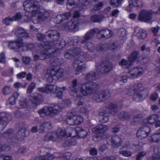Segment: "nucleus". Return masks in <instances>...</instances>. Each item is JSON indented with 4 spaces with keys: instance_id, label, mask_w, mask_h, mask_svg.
<instances>
[{
    "instance_id": "obj_1",
    "label": "nucleus",
    "mask_w": 160,
    "mask_h": 160,
    "mask_svg": "<svg viewBox=\"0 0 160 160\" xmlns=\"http://www.w3.org/2000/svg\"><path fill=\"white\" fill-rule=\"evenodd\" d=\"M97 72H91L87 74L85 77L87 83L82 84L78 82L77 79H73L69 88L72 95L75 97L81 98L95 93L99 86L96 83L91 81L96 79Z\"/></svg>"
},
{
    "instance_id": "obj_2",
    "label": "nucleus",
    "mask_w": 160,
    "mask_h": 160,
    "mask_svg": "<svg viewBox=\"0 0 160 160\" xmlns=\"http://www.w3.org/2000/svg\"><path fill=\"white\" fill-rule=\"evenodd\" d=\"M96 33L98 35H100L101 38L107 39L110 38L112 35V32L108 29H104L99 30L98 28H95L91 29L83 37L81 41V42L82 43H86L88 40L92 39Z\"/></svg>"
},
{
    "instance_id": "obj_3",
    "label": "nucleus",
    "mask_w": 160,
    "mask_h": 160,
    "mask_svg": "<svg viewBox=\"0 0 160 160\" xmlns=\"http://www.w3.org/2000/svg\"><path fill=\"white\" fill-rule=\"evenodd\" d=\"M119 108L118 105L115 103H111L99 112V119L103 123L108 122L109 120V114L116 115L118 113Z\"/></svg>"
},
{
    "instance_id": "obj_4",
    "label": "nucleus",
    "mask_w": 160,
    "mask_h": 160,
    "mask_svg": "<svg viewBox=\"0 0 160 160\" xmlns=\"http://www.w3.org/2000/svg\"><path fill=\"white\" fill-rule=\"evenodd\" d=\"M64 72V70L59 66H53L47 69L45 77L47 81L51 82L53 80L59 79L62 77Z\"/></svg>"
},
{
    "instance_id": "obj_5",
    "label": "nucleus",
    "mask_w": 160,
    "mask_h": 160,
    "mask_svg": "<svg viewBox=\"0 0 160 160\" xmlns=\"http://www.w3.org/2000/svg\"><path fill=\"white\" fill-rule=\"evenodd\" d=\"M46 35L50 39V41L42 42L38 45L39 47H46L48 48L55 42L58 41L60 36V33L56 30H48L46 32Z\"/></svg>"
},
{
    "instance_id": "obj_6",
    "label": "nucleus",
    "mask_w": 160,
    "mask_h": 160,
    "mask_svg": "<svg viewBox=\"0 0 160 160\" xmlns=\"http://www.w3.org/2000/svg\"><path fill=\"white\" fill-rule=\"evenodd\" d=\"M64 57L70 59L73 57L78 58L79 60L82 62L85 60L84 52L81 48H72L67 50L64 53Z\"/></svg>"
},
{
    "instance_id": "obj_7",
    "label": "nucleus",
    "mask_w": 160,
    "mask_h": 160,
    "mask_svg": "<svg viewBox=\"0 0 160 160\" xmlns=\"http://www.w3.org/2000/svg\"><path fill=\"white\" fill-rule=\"evenodd\" d=\"M61 109V107L58 105H56L53 107H44L39 110L38 112L42 117L43 118L47 115L52 116V113L56 114Z\"/></svg>"
},
{
    "instance_id": "obj_8",
    "label": "nucleus",
    "mask_w": 160,
    "mask_h": 160,
    "mask_svg": "<svg viewBox=\"0 0 160 160\" xmlns=\"http://www.w3.org/2000/svg\"><path fill=\"white\" fill-rule=\"evenodd\" d=\"M68 134L66 130L64 128L62 129L57 132H50L48 133L45 136L44 139L46 141L52 140L55 141L57 138L62 139L67 136Z\"/></svg>"
},
{
    "instance_id": "obj_9",
    "label": "nucleus",
    "mask_w": 160,
    "mask_h": 160,
    "mask_svg": "<svg viewBox=\"0 0 160 160\" xmlns=\"http://www.w3.org/2000/svg\"><path fill=\"white\" fill-rule=\"evenodd\" d=\"M111 96V93L107 89L101 90L94 94L93 99L97 102L104 101L108 99Z\"/></svg>"
},
{
    "instance_id": "obj_10",
    "label": "nucleus",
    "mask_w": 160,
    "mask_h": 160,
    "mask_svg": "<svg viewBox=\"0 0 160 160\" xmlns=\"http://www.w3.org/2000/svg\"><path fill=\"white\" fill-rule=\"evenodd\" d=\"M13 132V130L12 129H9L5 131L3 134V136L8 138L7 139V143L9 144H6L2 145L0 144V152L3 151H8L11 150V148L10 145L13 142V138L11 137L12 133Z\"/></svg>"
},
{
    "instance_id": "obj_11",
    "label": "nucleus",
    "mask_w": 160,
    "mask_h": 160,
    "mask_svg": "<svg viewBox=\"0 0 160 160\" xmlns=\"http://www.w3.org/2000/svg\"><path fill=\"white\" fill-rule=\"evenodd\" d=\"M23 5L25 10L29 13L37 12L40 8L39 4L36 3L30 0L24 1L23 3Z\"/></svg>"
},
{
    "instance_id": "obj_12",
    "label": "nucleus",
    "mask_w": 160,
    "mask_h": 160,
    "mask_svg": "<svg viewBox=\"0 0 160 160\" xmlns=\"http://www.w3.org/2000/svg\"><path fill=\"white\" fill-rule=\"evenodd\" d=\"M138 55V52L135 51L133 52L128 57V61L124 59H122L119 62V65L121 66L122 67L128 68L129 66L132 65V63L137 58Z\"/></svg>"
},
{
    "instance_id": "obj_13",
    "label": "nucleus",
    "mask_w": 160,
    "mask_h": 160,
    "mask_svg": "<svg viewBox=\"0 0 160 160\" xmlns=\"http://www.w3.org/2000/svg\"><path fill=\"white\" fill-rule=\"evenodd\" d=\"M112 65L111 63L107 61L102 62L100 65L96 67L97 72L103 74L107 73L112 69Z\"/></svg>"
},
{
    "instance_id": "obj_14",
    "label": "nucleus",
    "mask_w": 160,
    "mask_h": 160,
    "mask_svg": "<svg viewBox=\"0 0 160 160\" xmlns=\"http://www.w3.org/2000/svg\"><path fill=\"white\" fill-rule=\"evenodd\" d=\"M39 48L43 49V50H45V51L39 55L35 54L34 56L33 59L35 61H37L38 59L43 60L47 59L51 56L52 53H54L53 52H51L52 50L51 49L47 48L46 47Z\"/></svg>"
},
{
    "instance_id": "obj_15",
    "label": "nucleus",
    "mask_w": 160,
    "mask_h": 160,
    "mask_svg": "<svg viewBox=\"0 0 160 160\" xmlns=\"http://www.w3.org/2000/svg\"><path fill=\"white\" fill-rule=\"evenodd\" d=\"M152 17L151 12L142 10L139 12L138 19L140 21L148 22L152 19Z\"/></svg>"
},
{
    "instance_id": "obj_16",
    "label": "nucleus",
    "mask_w": 160,
    "mask_h": 160,
    "mask_svg": "<svg viewBox=\"0 0 160 160\" xmlns=\"http://www.w3.org/2000/svg\"><path fill=\"white\" fill-rule=\"evenodd\" d=\"M11 118V116L8 113L5 112H0V128L1 130L5 128Z\"/></svg>"
},
{
    "instance_id": "obj_17",
    "label": "nucleus",
    "mask_w": 160,
    "mask_h": 160,
    "mask_svg": "<svg viewBox=\"0 0 160 160\" xmlns=\"http://www.w3.org/2000/svg\"><path fill=\"white\" fill-rule=\"evenodd\" d=\"M150 128L145 126L139 129L137 132V136L139 139H142L146 138L150 134Z\"/></svg>"
},
{
    "instance_id": "obj_18",
    "label": "nucleus",
    "mask_w": 160,
    "mask_h": 160,
    "mask_svg": "<svg viewBox=\"0 0 160 160\" xmlns=\"http://www.w3.org/2000/svg\"><path fill=\"white\" fill-rule=\"evenodd\" d=\"M49 12L47 10H42L39 12L37 17L33 18V22L35 23H39L47 19L49 16Z\"/></svg>"
},
{
    "instance_id": "obj_19",
    "label": "nucleus",
    "mask_w": 160,
    "mask_h": 160,
    "mask_svg": "<svg viewBox=\"0 0 160 160\" xmlns=\"http://www.w3.org/2000/svg\"><path fill=\"white\" fill-rule=\"evenodd\" d=\"M23 41V39L18 38L14 41H10L8 46L10 49L16 51L24 45Z\"/></svg>"
},
{
    "instance_id": "obj_20",
    "label": "nucleus",
    "mask_w": 160,
    "mask_h": 160,
    "mask_svg": "<svg viewBox=\"0 0 160 160\" xmlns=\"http://www.w3.org/2000/svg\"><path fill=\"white\" fill-rule=\"evenodd\" d=\"M15 35L16 36L21 38H29L30 36L27 32L26 30L21 27H17L14 30Z\"/></svg>"
},
{
    "instance_id": "obj_21",
    "label": "nucleus",
    "mask_w": 160,
    "mask_h": 160,
    "mask_svg": "<svg viewBox=\"0 0 160 160\" xmlns=\"http://www.w3.org/2000/svg\"><path fill=\"white\" fill-rule=\"evenodd\" d=\"M63 27L67 31H75L78 28V22L76 21L69 22L66 23Z\"/></svg>"
},
{
    "instance_id": "obj_22",
    "label": "nucleus",
    "mask_w": 160,
    "mask_h": 160,
    "mask_svg": "<svg viewBox=\"0 0 160 160\" xmlns=\"http://www.w3.org/2000/svg\"><path fill=\"white\" fill-rule=\"evenodd\" d=\"M142 68L140 67L132 68L129 71V73L130 74V78L133 79L141 76L142 72Z\"/></svg>"
},
{
    "instance_id": "obj_23",
    "label": "nucleus",
    "mask_w": 160,
    "mask_h": 160,
    "mask_svg": "<svg viewBox=\"0 0 160 160\" xmlns=\"http://www.w3.org/2000/svg\"><path fill=\"white\" fill-rule=\"evenodd\" d=\"M142 89L143 87L141 84L138 83L135 84L133 89L135 93L134 96H137L138 99L142 98L144 92V91H142Z\"/></svg>"
},
{
    "instance_id": "obj_24",
    "label": "nucleus",
    "mask_w": 160,
    "mask_h": 160,
    "mask_svg": "<svg viewBox=\"0 0 160 160\" xmlns=\"http://www.w3.org/2000/svg\"><path fill=\"white\" fill-rule=\"evenodd\" d=\"M66 43L64 40H61L59 41L55 42L48 49H51V52L54 53L56 50L60 49L65 47Z\"/></svg>"
},
{
    "instance_id": "obj_25",
    "label": "nucleus",
    "mask_w": 160,
    "mask_h": 160,
    "mask_svg": "<svg viewBox=\"0 0 160 160\" xmlns=\"http://www.w3.org/2000/svg\"><path fill=\"white\" fill-rule=\"evenodd\" d=\"M112 145L114 148H117L120 146L122 144L121 138L118 136H114L110 140Z\"/></svg>"
},
{
    "instance_id": "obj_26",
    "label": "nucleus",
    "mask_w": 160,
    "mask_h": 160,
    "mask_svg": "<svg viewBox=\"0 0 160 160\" xmlns=\"http://www.w3.org/2000/svg\"><path fill=\"white\" fill-rule=\"evenodd\" d=\"M41 98V95L38 93H32L29 97V99L32 101L35 107L39 104Z\"/></svg>"
},
{
    "instance_id": "obj_27",
    "label": "nucleus",
    "mask_w": 160,
    "mask_h": 160,
    "mask_svg": "<svg viewBox=\"0 0 160 160\" xmlns=\"http://www.w3.org/2000/svg\"><path fill=\"white\" fill-rule=\"evenodd\" d=\"M54 85L53 84H46L45 87L40 88H38V91L42 92H45L48 94L52 92L53 90Z\"/></svg>"
},
{
    "instance_id": "obj_28",
    "label": "nucleus",
    "mask_w": 160,
    "mask_h": 160,
    "mask_svg": "<svg viewBox=\"0 0 160 160\" xmlns=\"http://www.w3.org/2000/svg\"><path fill=\"white\" fill-rule=\"evenodd\" d=\"M131 115L128 112L122 111L118 115V118L122 120H128L131 119Z\"/></svg>"
},
{
    "instance_id": "obj_29",
    "label": "nucleus",
    "mask_w": 160,
    "mask_h": 160,
    "mask_svg": "<svg viewBox=\"0 0 160 160\" xmlns=\"http://www.w3.org/2000/svg\"><path fill=\"white\" fill-rule=\"evenodd\" d=\"M108 129V127L105 125L100 124L96 128H93L92 131L96 134H100L104 133Z\"/></svg>"
},
{
    "instance_id": "obj_30",
    "label": "nucleus",
    "mask_w": 160,
    "mask_h": 160,
    "mask_svg": "<svg viewBox=\"0 0 160 160\" xmlns=\"http://www.w3.org/2000/svg\"><path fill=\"white\" fill-rule=\"evenodd\" d=\"M158 115L157 114H152L148 118L145 119L144 122L145 124H153L158 119Z\"/></svg>"
},
{
    "instance_id": "obj_31",
    "label": "nucleus",
    "mask_w": 160,
    "mask_h": 160,
    "mask_svg": "<svg viewBox=\"0 0 160 160\" xmlns=\"http://www.w3.org/2000/svg\"><path fill=\"white\" fill-rule=\"evenodd\" d=\"M75 114L71 112L69 113L65 121L67 123L70 125H75Z\"/></svg>"
},
{
    "instance_id": "obj_32",
    "label": "nucleus",
    "mask_w": 160,
    "mask_h": 160,
    "mask_svg": "<svg viewBox=\"0 0 160 160\" xmlns=\"http://www.w3.org/2000/svg\"><path fill=\"white\" fill-rule=\"evenodd\" d=\"M28 132V131L24 129H20L16 135L17 138L16 139L21 140L23 139L26 136V133Z\"/></svg>"
},
{
    "instance_id": "obj_33",
    "label": "nucleus",
    "mask_w": 160,
    "mask_h": 160,
    "mask_svg": "<svg viewBox=\"0 0 160 160\" xmlns=\"http://www.w3.org/2000/svg\"><path fill=\"white\" fill-rule=\"evenodd\" d=\"M62 59L55 57H52L50 59V63L53 66H59L62 63Z\"/></svg>"
},
{
    "instance_id": "obj_34",
    "label": "nucleus",
    "mask_w": 160,
    "mask_h": 160,
    "mask_svg": "<svg viewBox=\"0 0 160 160\" xmlns=\"http://www.w3.org/2000/svg\"><path fill=\"white\" fill-rule=\"evenodd\" d=\"M83 4L82 3L81 5ZM81 4L80 0H68L67 7L69 8V6H73V7H77Z\"/></svg>"
},
{
    "instance_id": "obj_35",
    "label": "nucleus",
    "mask_w": 160,
    "mask_h": 160,
    "mask_svg": "<svg viewBox=\"0 0 160 160\" xmlns=\"http://www.w3.org/2000/svg\"><path fill=\"white\" fill-rule=\"evenodd\" d=\"M80 128L78 127L75 129L74 127H68L66 129L67 132L69 134V136L70 137H73L75 135L72 136V134L75 133L77 134V132L78 130H79Z\"/></svg>"
},
{
    "instance_id": "obj_36",
    "label": "nucleus",
    "mask_w": 160,
    "mask_h": 160,
    "mask_svg": "<svg viewBox=\"0 0 160 160\" xmlns=\"http://www.w3.org/2000/svg\"><path fill=\"white\" fill-rule=\"evenodd\" d=\"M66 87H63L61 88L59 87H57L56 88V93L57 97L59 98H61L62 96L63 91L66 90Z\"/></svg>"
},
{
    "instance_id": "obj_37",
    "label": "nucleus",
    "mask_w": 160,
    "mask_h": 160,
    "mask_svg": "<svg viewBox=\"0 0 160 160\" xmlns=\"http://www.w3.org/2000/svg\"><path fill=\"white\" fill-rule=\"evenodd\" d=\"M90 132H88L85 130L81 128L78 130L77 132V134L80 138H83L85 137L87 135L89 134Z\"/></svg>"
},
{
    "instance_id": "obj_38",
    "label": "nucleus",
    "mask_w": 160,
    "mask_h": 160,
    "mask_svg": "<svg viewBox=\"0 0 160 160\" xmlns=\"http://www.w3.org/2000/svg\"><path fill=\"white\" fill-rule=\"evenodd\" d=\"M51 125V123L49 122H45L42 124L40 126L39 130V132L41 133L43 132L46 128H49V127Z\"/></svg>"
},
{
    "instance_id": "obj_39",
    "label": "nucleus",
    "mask_w": 160,
    "mask_h": 160,
    "mask_svg": "<svg viewBox=\"0 0 160 160\" xmlns=\"http://www.w3.org/2000/svg\"><path fill=\"white\" fill-rule=\"evenodd\" d=\"M118 34L120 37L122 38V39H126L127 36L126 31L124 28H121L118 29Z\"/></svg>"
},
{
    "instance_id": "obj_40",
    "label": "nucleus",
    "mask_w": 160,
    "mask_h": 160,
    "mask_svg": "<svg viewBox=\"0 0 160 160\" xmlns=\"http://www.w3.org/2000/svg\"><path fill=\"white\" fill-rule=\"evenodd\" d=\"M109 46V44L105 43L104 44L99 45L97 46V49L98 50L100 51H104L106 50L108 48Z\"/></svg>"
},
{
    "instance_id": "obj_41",
    "label": "nucleus",
    "mask_w": 160,
    "mask_h": 160,
    "mask_svg": "<svg viewBox=\"0 0 160 160\" xmlns=\"http://www.w3.org/2000/svg\"><path fill=\"white\" fill-rule=\"evenodd\" d=\"M123 0H111V5L114 8L118 7L121 5Z\"/></svg>"
},
{
    "instance_id": "obj_42",
    "label": "nucleus",
    "mask_w": 160,
    "mask_h": 160,
    "mask_svg": "<svg viewBox=\"0 0 160 160\" xmlns=\"http://www.w3.org/2000/svg\"><path fill=\"white\" fill-rule=\"evenodd\" d=\"M75 144L76 142L74 140L72 139H67L65 141L63 145L65 147H69L74 145Z\"/></svg>"
},
{
    "instance_id": "obj_43",
    "label": "nucleus",
    "mask_w": 160,
    "mask_h": 160,
    "mask_svg": "<svg viewBox=\"0 0 160 160\" xmlns=\"http://www.w3.org/2000/svg\"><path fill=\"white\" fill-rule=\"evenodd\" d=\"M90 19L93 22H100L102 21V18L100 15L95 14L92 16Z\"/></svg>"
},
{
    "instance_id": "obj_44",
    "label": "nucleus",
    "mask_w": 160,
    "mask_h": 160,
    "mask_svg": "<svg viewBox=\"0 0 160 160\" xmlns=\"http://www.w3.org/2000/svg\"><path fill=\"white\" fill-rule=\"evenodd\" d=\"M137 36L139 38L142 39H144L147 36L146 32L143 29H139L137 34Z\"/></svg>"
},
{
    "instance_id": "obj_45",
    "label": "nucleus",
    "mask_w": 160,
    "mask_h": 160,
    "mask_svg": "<svg viewBox=\"0 0 160 160\" xmlns=\"http://www.w3.org/2000/svg\"><path fill=\"white\" fill-rule=\"evenodd\" d=\"M86 67L83 65L78 66L75 70V74L76 75H78L81 73L82 71H85Z\"/></svg>"
},
{
    "instance_id": "obj_46",
    "label": "nucleus",
    "mask_w": 160,
    "mask_h": 160,
    "mask_svg": "<svg viewBox=\"0 0 160 160\" xmlns=\"http://www.w3.org/2000/svg\"><path fill=\"white\" fill-rule=\"evenodd\" d=\"M36 84L35 83L32 82L28 87L27 92L28 94L31 93L32 92L33 89L35 88Z\"/></svg>"
},
{
    "instance_id": "obj_47",
    "label": "nucleus",
    "mask_w": 160,
    "mask_h": 160,
    "mask_svg": "<svg viewBox=\"0 0 160 160\" xmlns=\"http://www.w3.org/2000/svg\"><path fill=\"white\" fill-rule=\"evenodd\" d=\"M140 115L138 114L136 115L133 117V120L131 122V124L132 125H137L139 121Z\"/></svg>"
},
{
    "instance_id": "obj_48",
    "label": "nucleus",
    "mask_w": 160,
    "mask_h": 160,
    "mask_svg": "<svg viewBox=\"0 0 160 160\" xmlns=\"http://www.w3.org/2000/svg\"><path fill=\"white\" fill-rule=\"evenodd\" d=\"M12 21H13L11 17H8L3 19L2 22L3 24L7 26L10 25V22Z\"/></svg>"
},
{
    "instance_id": "obj_49",
    "label": "nucleus",
    "mask_w": 160,
    "mask_h": 160,
    "mask_svg": "<svg viewBox=\"0 0 160 160\" xmlns=\"http://www.w3.org/2000/svg\"><path fill=\"white\" fill-rule=\"evenodd\" d=\"M2 91L3 94L7 95L11 92L12 89L9 86H6L3 88Z\"/></svg>"
},
{
    "instance_id": "obj_50",
    "label": "nucleus",
    "mask_w": 160,
    "mask_h": 160,
    "mask_svg": "<svg viewBox=\"0 0 160 160\" xmlns=\"http://www.w3.org/2000/svg\"><path fill=\"white\" fill-rule=\"evenodd\" d=\"M139 0H130L129 1V3L128 6L127 7V9L132 8V6L138 7V2Z\"/></svg>"
},
{
    "instance_id": "obj_51",
    "label": "nucleus",
    "mask_w": 160,
    "mask_h": 160,
    "mask_svg": "<svg viewBox=\"0 0 160 160\" xmlns=\"http://www.w3.org/2000/svg\"><path fill=\"white\" fill-rule=\"evenodd\" d=\"M120 154L122 155L123 156L127 157H130L132 155L131 152L127 150H124L119 152Z\"/></svg>"
},
{
    "instance_id": "obj_52",
    "label": "nucleus",
    "mask_w": 160,
    "mask_h": 160,
    "mask_svg": "<svg viewBox=\"0 0 160 160\" xmlns=\"http://www.w3.org/2000/svg\"><path fill=\"white\" fill-rule=\"evenodd\" d=\"M75 125L80 124L83 121V119L81 116L77 115L75 114Z\"/></svg>"
},
{
    "instance_id": "obj_53",
    "label": "nucleus",
    "mask_w": 160,
    "mask_h": 160,
    "mask_svg": "<svg viewBox=\"0 0 160 160\" xmlns=\"http://www.w3.org/2000/svg\"><path fill=\"white\" fill-rule=\"evenodd\" d=\"M146 154L147 152L145 151L140 152L137 155L136 160H141L142 158L146 155Z\"/></svg>"
},
{
    "instance_id": "obj_54",
    "label": "nucleus",
    "mask_w": 160,
    "mask_h": 160,
    "mask_svg": "<svg viewBox=\"0 0 160 160\" xmlns=\"http://www.w3.org/2000/svg\"><path fill=\"white\" fill-rule=\"evenodd\" d=\"M42 159L45 160H51L54 158V156L53 155L48 153L46 155L42 157Z\"/></svg>"
},
{
    "instance_id": "obj_55",
    "label": "nucleus",
    "mask_w": 160,
    "mask_h": 160,
    "mask_svg": "<svg viewBox=\"0 0 160 160\" xmlns=\"http://www.w3.org/2000/svg\"><path fill=\"white\" fill-rule=\"evenodd\" d=\"M88 51L90 52H92L94 49V44L91 42H88L86 44Z\"/></svg>"
},
{
    "instance_id": "obj_56",
    "label": "nucleus",
    "mask_w": 160,
    "mask_h": 160,
    "mask_svg": "<svg viewBox=\"0 0 160 160\" xmlns=\"http://www.w3.org/2000/svg\"><path fill=\"white\" fill-rule=\"evenodd\" d=\"M71 157V154L70 152H67L64 154L62 158H61V159L63 160H69Z\"/></svg>"
},
{
    "instance_id": "obj_57",
    "label": "nucleus",
    "mask_w": 160,
    "mask_h": 160,
    "mask_svg": "<svg viewBox=\"0 0 160 160\" xmlns=\"http://www.w3.org/2000/svg\"><path fill=\"white\" fill-rule=\"evenodd\" d=\"M103 4L102 2H101L97 4L94 5L93 9L94 11H97L100 10L102 8Z\"/></svg>"
},
{
    "instance_id": "obj_58",
    "label": "nucleus",
    "mask_w": 160,
    "mask_h": 160,
    "mask_svg": "<svg viewBox=\"0 0 160 160\" xmlns=\"http://www.w3.org/2000/svg\"><path fill=\"white\" fill-rule=\"evenodd\" d=\"M54 21L57 24H59L63 21L61 14L57 15L54 19Z\"/></svg>"
},
{
    "instance_id": "obj_59",
    "label": "nucleus",
    "mask_w": 160,
    "mask_h": 160,
    "mask_svg": "<svg viewBox=\"0 0 160 160\" xmlns=\"http://www.w3.org/2000/svg\"><path fill=\"white\" fill-rule=\"evenodd\" d=\"M26 86V85H23L22 83L18 82L15 83L13 85L14 87L17 89L21 88H25Z\"/></svg>"
},
{
    "instance_id": "obj_60",
    "label": "nucleus",
    "mask_w": 160,
    "mask_h": 160,
    "mask_svg": "<svg viewBox=\"0 0 160 160\" xmlns=\"http://www.w3.org/2000/svg\"><path fill=\"white\" fill-rule=\"evenodd\" d=\"M25 47H26L28 50H31L35 48L34 45L32 42L27 43L25 45Z\"/></svg>"
},
{
    "instance_id": "obj_61",
    "label": "nucleus",
    "mask_w": 160,
    "mask_h": 160,
    "mask_svg": "<svg viewBox=\"0 0 160 160\" xmlns=\"http://www.w3.org/2000/svg\"><path fill=\"white\" fill-rule=\"evenodd\" d=\"M22 16L20 13H17L15 15L11 17L13 21H17L21 18Z\"/></svg>"
},
{
    "instance_id": "obj_62",
    "label": "nucleus",
    "mask_w": 160,
    "mask_h": 160,
    "mask_svg": "<svg viewBox=\"0 0 160 160\" xmlns=\"http://www.w3.org/2000/svg\"><path fill=\"white\" fill-rule=\"evenodd\" d=\"M61 15L63 21L68 20L70 17V13L69 12H65L63 14H61Z\"/></svg>"
},
{
    "instance_id": "obj_63",
    "label": "nucleus",
    "mask_w": 160,
    "mask_h": 160,
    "mask_svg": "<svg viewBox=\"0 0 160 160\" xmlns=\"http://www.w3.org/2000/svg\"><path fill=\"white\" fill-rule=\"evenodd\" d=\"M118 45V43L117 42L113 43L112 44L110 48L111 50H115L117 49Z\"/></svg>"
},
{
    "instance_id": "obj_64",
    "label": "nucleus",
    "mask_w": 160,
    "mask_h": 160,
    "mask_svg": "<svg viewBox=\"0 0 160 160\" xmlns=\"http://www.w3.org/2000/svg\"><path fill=\"white\" fill-rule=\"evenodd\" d=\"M37 38L38 40L39 41H42L40 42L41 43L42 42H43V41L44 38H45V35L42 33H38L37 34Z\"/></svg>"
}]
</instances>
